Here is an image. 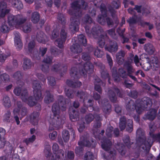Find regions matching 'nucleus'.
I'll list each match as a JSON object with an SVG mask.
<instances>
[{"label":"nucleus","instance_id":"nucleus-49","mask_svg":"<svg viewBox=\"0 0 160 160\" xmlns=\"http://www.w3.org/2000/svg\"><path fill=\"white\" fill-rule=\"evenodd\" d=\"M35 136L33 135L31 137L28 139L26 138L24 140V142H25L27 145H28L30 143L33 142L35 140Z\"/></svg>","mask_w":160,"mask_h":160},{"label":"nucleus","instance_id":"nucleus-16","mask_svg":"<svg viewBox=\"0 0 160 160\" xmlns=\"http://www.w3.org/2000/svg\"><path fill=\"white\" fill-rule=\"evenodd\" d=\"M21 106V102H18L17 106V107L15 108L13 111L14 118L18 125L19 124L20 122L18 115L19 114Z\"/></svg>","mask_w":160,"mask_h":160},{"label":"nucleus","instance_id":"nucleus-37","mask_svg":"<svg viewBox=\"0 0 160 160\" xmlns=\"http://www.w3.org/2000/svg\"><path fill=\"white\" fill-rule=\"evenodd\" d=\"M37 40L39 42L45 43L47 40V38L45 35L43 34L41 36L38 35L37 37Z\"/></svg>","mask_w":160,"mask_h":160},{"label":"nucleus","instance_id":"nucleus-57","mask_svg":"<svg viewBox=\"0 0 160 160\" xmlns=\"http://www.w3.org/2000/svg\"><path fill=\"white\" fill-rule=\"evenodd\" d=\"M74 154L73 152L68 151L67 153V158L68 160H72L74 158Z\"/></svg>","mask_w":160,"mask_h":160},{"label":"nucleus","instance_id":"nucleus-11","mask_svg":"<svg viewBox=\"0 0 160 160\" xmlns=\"http://www.w3.org/2000/svg\"><path fill=\"white\" fill-rule=\"evenodd\" d=\"M126 118L124 117H122L120 118L119 127L121 130H123L126 127V130L128 132H131L133 130L132 121L131 120H129L128 121V123L126 126Z\"/></svg>","mask_w":160,"mask_h":160},{"label":"nucleus","instance_id":"nucleus-43","mask_svg":"<svg viewBox=\"0 0 160 160\" xmlns=\"http://www.w3.org/2000/svg\"><path fill=\"white\" fill-rule=\"evenodd\" d=\"M117 32L119 35L122 37V40H123V43L127 42H128V39L125 38L123 36V33L124 32V30H121L120 28H118L117 30Z\"/></svg>","mask_w":160,"mask_h":160},{"label":"nucleus","instance_id":"nucleus-44","mask_svg":"<svg viewBox=\"0 0 160 160\" xmlns=\"http://www.w3.org/2000/svg\"><path fill=\"white\" fill-rule=\"evenodd\" d=\"M92 34L93 35L94 38H97L96 37L97 36L99 35V33H102V30L100 28V27H98V30L95 31L94 28H93L92 29Z\"/></svg>","mask_w":160,"mask_h":160},{"label":"nucleus","instance_id":"nucleus-42","mask_svg":"<svg viewBox=\"0 0 160 160\" xmlns=\"http://www.w3.org/2000/svg\"><path fill=\"white\" fill-rule=\"evenodd\" d=\"M141 19L140 18H138L136 16H134L132 18H130L128 21L130 25L132 24L136 23L137 22L141 21Z\"/></svg>","mask_w":160,"mask_h":160},{"label":"nucleus","instance_id":"nucleus-34","mask_svg":"<svg viewBox=\"0 0 160 160\" xmlns=\"http://www.w3.org/2000/svg\"><path fill=\"white\" fill-rule=\"evenodd\" d=\"M62 137L64 142H68L69 139V134L68 132L66 130H64L62 132Z\"/></svg>","mask_w":160,"mask_h":160},{"label":"nucleus","instance_id":"nucleus-64","mask_svg":"<svg viewBox=\"0 0 160 160\" xmlns=\"http://www.w3.org/2000/svg\"><path fill=\"white\" fill-rule=\"evenodd\" d=\"M21 91V88H16L14 89L13 92L16 95L18 96L20 95Z\"/></svg>","mask_w":160,"mask_h":160},{"label":"nucleus","instance_id":"nucleus-26","mask_svg":"<svg viewBox=\"0 0 160 160\" xmlns=\"http://www.w3.org/2000/svg\"><path fill=\"white\" fill-rule=\"evenodd\" d=\"M71 51L75 53H78L82 51L80 46L78 44H73L70 48Z\"/></svg>","mask_w":160,"mask_h":160},{"label":"nucleus","instance_id":"nucleus-56","mask_svg":"<svg viewBox=\"0 0 160 160\" xmlns=\"http://www.w3.org/2000/svg\"><path fill=\"white\" fill-rule=\"evenodd\" d=\"M11 116V113L10 112L8 111L7 113L5 114L3 117V120L5 122H8Z\"/></svg>","mask_w":160,"mask_h":160},{"label":"nucleus","instance_id":"nucleus-25","mask_svg":"<svg viewBox=\"0 0 160 160\" xmlns=\"http://www.w3.org/2000/svg\"><path fill=\"white\" fill-rule=\"evenodd\" d=\"M144 48L146 52L149 54H152L154 52V48L151 44L149 43L146 44Z\"/></svg>","mask_w":160,"mask_h":160},{"label":"nucleus","instance_id":"nucleus-51","mask_svg":"<svg viewBox=\"0 0 160 160\" xmlns=\"http://www.w3.org/2000/svg\"><path fill=\"white\" fill-rule=\"evenodd\" d=\"M123 141L125 144L129 148L131 145V143L130 142L129 137L128 136H126L123 138Z\"/></svg>","mask_w":160,"mask_h":160},{"label":"nucleus","instance_id":"nucleus-53","mask_svg":"<svg viewBox=\"0 0 160 160\" xmlns=\"http://www.w3.org/2000/svg\"><path fill=\"white\" fill-rule=\"evenodd\" d=\"M103 54V52L98 48L94 52L95 55L98 58L101 57Z\"/></svg>","mask_w":160,"mask_h":160},{"label":"nucleus","instance_id":"nucleus-20","mask_svg":"<svg viewBox=\"0 0 160 160\" xmlns=\"http://www.w3.org/2000/svg\"><path fill=\"white\" fill-rule=\"evenodd\" d=\"M157 111V110L155 109L150 110L147 114L146 115V118L150 120H153L156 116V112Z\"/></svg>","mask_w":160,"mask_h":160},{"label":"nucleus","instance_id":"nucleus-41","mask_svg":"<svg viewBox=\"0 0 160 160\" xmlns=\"http://www.w3.org/2000/svg\"><path fill=\"white\" fill-rule=\"evenodd\" d=\"M3 103L5 107H9L11 106L10 101L9 98L6 96L3 99Z\"/></svg>","mask_w":160,"mask_h":160},{"label":"nucleus","instance_id":"nucleus-58","mask_svg":"<svg viewBox=\"0 0 160 160\" xmlns=\"http://www.w3.org/2000/svg\"><path fill=\"white\" fill-rule=\"evenodd\" d=\"M3 79L5 81H8L9 79L8 75L5 73L1 75L0 77V81L2 80Z\"/></svg>","mask_w":160,"mask_h":160},{"label":"nucleus","instance_id":"nucleus-61","mask_svg":"<svg viewBox=\"0 0 160 160\" xmlns=\"http://www.w3.org/2000/svg\"><path fill=\"white\" fill-rule=\"evenodd\" d=\"M65 92L66 95L69 98H72L73 96V95L72 91L69 90H67L66 89L65 90Z\"/></svg>","mask_w":160,"mask_h":160},{"label":"nucleus","instance_id":"nucleus-39","mask_svg":"<svg viewBox=\"0 0 160 160\" xmlns=\"http://www.w3.org/2000/svg\"><path fill=\"white\" fill-rule=\"evenodd\" d=\"M67 84L70 86L74 87H80L81 84V82L78 81H77L75 83H73L72 81L70 80L67 81Z\"/></svg>","mask_w":160,"mask_h":160},{"label":"nucleus","instance_id":"nucleus-36","mask_svg":"<svg viewBox=\"0 0 160 160\" xmlns=\"http://www.w3.org/2000/svg\"><path fill=\"white\" fill-rule=\"evenodd\" d=\"M78 42L79 44L85 46L86 45L87 41L84 36L82 35H80L78 36Z\"/></svg>","mask_w":160,"mask_h":160},{"label":"nucleus","instance_id":"nucleus-14","mask_svg":"<svg viewBox=\"0 0 160 160\" xmlns=\"http://www.w3.org/2000/svg\"><path fill=\"white\" fill-rule=\"evenodd\" d=\"M8 0H2V2L0 3V17H4L6 14L9 12V10L7 9L6 2Z\"/></svg>","mask_w":160,"mask_h":160},{"label":"nucleus","instance_id":"nucleus-31","mask_svg":"<svg viewBox=\"0 0 160 160\" xmlns=\"http://www.w3.org/2000/svg\"><path fill=\"white\" fill-rule=\"evenodd\" d=\"M119 92V90L117 88L114 89V92H112L111 90L109 91V93L111 94L110 95V99L112 102H114L116 101L115 93L118 94Z\"/></svg>","mask_w":160,"mask_h":160},{"label":"nucleus","instance_id":"nucleus-45","mask_svg":"<svg viewBox=\"0 0 160 160\" xmlns=\"http://www.w3.org/2000/svg\"><path fill=\"white\" fill-rule=\"evenodd\" d=\"M47 96L45 97V103H48L52 102L53 100V96L49 92H47Z\"/></svg>","mask_w":160,"mask_h":160},{"label":"nucleus","instance_id":"nucleus-24","mask_svg":"<svg viewBox=\"0 0 160 160\" xmlns=\"http://www.w3.org/2000/svg\"><path fill=\"white\" fill-rule=\"evenodd\" d=\"M96 118L97 120H99L100 117L99 115H97L95 117L92 114H89L87 115L85 118V120L87 123H89L92 122L94 118Z\"/></svg>","mask_w":160,"mask_h":160},{"label":"nucleus","instance_id":"nucleus-48","mask_svg":"<svg viewBox=\"0 0 160 160\" xmlns=\"http://www.w3.org/2000/svg\"><path fill=\"white\" fill-rule=\"evenodd\" d=\"M96 81L98 83V85L97 84L95 83V89L99 92L100 93L101 92V88L100 86V84L101 83L100 80L98 78L96 79Z\"/></svg>","mask_w":160,"mask_h":160},{"label":"nucleus","instance_id":"nucleus-3","mask_svg":"<svg viewBox=\"0 0 160 160\" xmlns=\"http://www.w3.org/2000/svg\"><path fill=\"white\" fill-rule=\"evenodd\" d=\"M137 136H140L141 134L142 137H139L137 141V143L138 147H142V149L146 151V152H148L152 145L153 142L158 140L160 142V134L154 135L150 134V136L146 141L145 140V137L141 129H138L137 131Z\"/></svg>","mask_w":160,"mask_h":160},{"label":"nucleus","instance_id":"nucleus-52","mask_svg":"<svg viewBox=\"0 0 160 160\" xmlns=\"http://www.w3.org/2000/svg\"><path fill=\"white\" fill-rule=\"evenodd\" d=\"M107 153H108V154H109V155L107 157L106 156L105 158L106 159H108L112 158V157L115 155L116 153V152L114 150L113 152L112 151L110 150L109 152H107L106 154H108Z\"/></svg>","mask_w":160,"mask_h":160},{"label":"nucleus","instance_id":"nucleus-12","mask_svg":"<svg viewBox=\"0 0 160 160\" xmlns=\"http://www.w3.org/2000/svg\"><path fill=\"white\" fill-rule=\"evenodd\" d=\"M81 140L78 143L79 146L77 147L75 149L76 153L78 155H80L81 153H82L83 149L82 148L83 146H85L88 147H91L92 144V143H90V142H88L87 141L85 140L82 141L81 140Z\"/></svg>","mask_w":160,"mask_h":160},{"label":"nucleus","instance_id":"nucleus-2","mask_svg":"<svg viewBox=\"0 0 160 160\" xmlns=\"http://www.w3.org/2000/svg\"><path fill=\"white\" fill-rule=\"evenodd\" d=\"M33 94L35 99H32L31 97H28L26 90L22 91L21 94L22 100L27 103L29 106H32L35 104L36 101L42 99L40 84L38 83L37 81H34L33 82Z\"/></svg>","mask_w":160,"mask_h":160},{"label":"nucleus","instance_id":"nucleus-29","mask_svg":"<svg viewBox=\"0 0 160 160\" xmlns=\"http://www.w3.org/2000/svg\"><path fill=\"white\" fill-rule=\"evenodd\" d=\"M0 143L1 145H0V148H2L5 145V140L4 138H2L1 137V136H3L5 134V130L2 128H0Z\"/></svg>","mask_w":160,"mask_h":160},{"label":"nucleus","instance_id":"nucleus-60","mask_svg":"<svg viewBox=\"0 0 160 160\" xmlns=\"http://www.w3.org/2000/svg\"><path fill=\"white\" fill-rule=\"evenodd\" d=\"M48 79L49 83L51 85H54L55 83V79L53 77H51L48 78Z\"/></svg>","mask_w":160,"mask_h":160},{"label":"nucleus","instance_id":"nucleus-33","mask_svg":"<svg viewBox=\"0 0 160 160\" xmlns=\"http://www.w3.org/2000/svg\"><path fill=\"white\" fill-rule=\"evenodd\" d=\"M124 55V52L122 51H120L117 54L116 56L117 60L119 64L123 62V59L122 58Z\"/></svg>","mask_w":160,"mask_h":160},{"label":"nucleus","instance_id":"nucleus-21","mask_svg":"<svg viewBox=\"0 0 160 160\" xmlns=\"http://www.w3.org/2000/svg\"><path fill=\"white\" fill-rule=\"evenodd\" d=\"M39 114L37 112H34L30 116L31 122L34 125H37L38 123Z\"/></svg>","mask_w":160,"mask_h":160},{"label":"nucleus","instance_id":"nucleus-40","mask_svg":"<svg viewBox=\"0 0 160 160\" xmlns=\"http://www.w3.org/2000/svg\"><path fill=\"white\" fill-rule=\"evenodd\" d=\"M34 46L35 42L34 41H31L29 43L28 47V53H32V52H34Z\"/></svg>","mask_w":160,"mask_h":160},{"label":"nucleus","instance_id":"nucleus-50","mask_svg":"<svg viewBox=\"0 0 160 160\" xmlns=\"http://www.w3.org/2000/svg\"><path fill=\"white\" fill-rule=\"evenodd\" d=\"M0 29L2 32H6L8 31L9 28L6 25V23H4L1 26Z\"/></svg>","mask_w":160,"mask_h":160},{"label":"nucleus","instance_id":"nucleus-28","mask_svg":"<svg viewBox=\"0 0 160 160\" xmlns=\"http://www.w3.org/2000/svg\"><path fill=\"white\" fill-rule=\"evenodd\" d=\"M133 107L134 106H127V109L128 112V113H129V115L133 116L135 120L136 121V122H138L139 120V117L138 116V115L133 116L132 115V114L131 113L134 110V109L133 108Z\"/></svg>","mask_w":160,"mask_h":160},{"label":"nucleus","instance_id":"nucleus-59","mask_svg":"<svg viewBox=\"0 0 160 160\" xmlns=\"http://www.w3.org/2000/svg\"><path fill=\"white\" fill-rule=\"evenodd\" d=\"M2 52L0 51V62H4L8 55H6L2 53Z\"/></svg>","mask_w":160,"mask_h":160},{"label":"nucleus","instance_id":"nucleus-10","mask_svg":"<svg viewBox=\"0 0 160 160\" xmlns=\"http://www.w3.org/2000/svg\"><path fill=\"white\" fill-rule=\"evenodd\" d=\"M100 10L102 15L98 17L97 19L98 22L101 24L103 25L105 23V19H106L108 25V26L112 25V21L109 18H107V10L106 6L104 4H101Z\"/></svg>","mask_w":160,"mask_h":160},{"label":"nucleus","instance_id":"nucleus-6","mask_svg":"<svg viewBox=\"0 0 160 160\" xmlns=\"http://www.w3.org/2000/svg\"><path fill=\"white\" fill-rule=\"evenodd\" d=\"M146 59L147 62L143 65H142L139 62L138 57L136 55L134 57V62L136 66H141L142 68L145 71L149 70L151 68L153 70H156L160 66V62L158 61L157 57H151L150 58H147Z\"/></svg>","mask_w":160,"mask_h":160},{"label":"nucleus","instance_id":"nucleus-55","mask_svg":"<svg viewBox=\"0 0 160 160\" xmlns=\"http://www.w3.org/2000/svg\"><path fill=\"white\" fill-rule=\"evenodd\" d=\"M112 129V127L110 126L108 128L106 129V134L108 137H111V136Z\"/></svg>","mask_w":160,"mask_h":160},{"label":"nucleus","instance_id":"nucleus-63","mask_svg":"<svg viewBox=\"0 0 160 160\" xmlns=\"http://www.w3.org/2000/svg\"><path fill=\"white\" fill-rule=\"evenodd\" d=\"M104 36L103 35L101 34L100 35V37L98 38V39L99 40L100 38H101V41L102 42H101V44H100V40L99 41L98 43L99 45L101 47H102L104 45V42H103V39H104Z\"/></svg>","mask_w":160,"mask_h":160},{"label":"nucleus","instance_id":"nucleus-17","mask_svg":"<svg viewBox=\"0 0 160 160\" xmlns=\"http://www.w3.org/2000/svg\"><path fill=\"white\" fill-rule=\"evenodd\" d=\"M120 6V2L119 0H112L110 8H109V11L113 17V14L115 13L114 9L118 8Z\"/></svg>","mask_w":160,"mask_h":160},{"label":"nucleus","instance_id":"nucleus-35","mask_svg":"<svg viewBox=\"0 0 160 160\" xmlns=\"http://www.w3.org/2000/svg\"><path fill=\"white\" fill-rule=\"evenodd\" d=\"M39 19V15L37 12H33L32 15L31 20L34 23L37 22Z\"/></svg>","mask_w":160,"mask_h":160},{"label":"nucleus","instance_id":"nucleus-5","mask_svg":"<svg viewBox=\"0 0 160 160\" xmlns=\"http://www.w3.org/2000/svg\"><path fill=\"white\" fill-rule=\"evenodd\" d=\"M58 144L54 143L52 147L53 153L51 154L50 147L49 145L46 146L44 152L47 160H64V151L62 150L58 151Z\"/></svg>","mask_w":160,"mask_h":160},{"label":"nucleus","instance_id":"nucleus-30","mask_svg":"<svg viewBox=\"0 0 160 160\" xmlns=\"http://www.w3.org/2000/svg\"><path fill=\"white\" fill-rule=\"evenodd\" d=\"M32 66L31 62L30 59L27 58H25L23 65V67L24 70L27 69L31 68Z\"/></svg>","mask_w":160,"mask_h":160},{"label":"nucleus","instance_id":"nucleus-18","mask_svg":"<svg viewBox=\"0 0 160 160\" xmlns=\"http://www.w3.org/2000/svg\"><path fill=\"white\" fill-rule=\"evenodd\" d=\"M71 23L70 26V28L73 31H77L78 29V26L79 24L78 20L72 18L71 19Z\"/></svg>","mask_w":160,"mask_h":160},{"label":"nucleus","instance_id":"nucleus-38","mask_svg":"<svg viewBox=\"0 0 160 160\" xmlns=\"http://www.w3.org/2000/svg\"><path fill=\"white\" fill-rule=\"evenodd\" d=\"M15 2H11L12 5L18 9H20L23 7V5L22 2L18 0H15Z\"/></svg>","mask_w":160,"mask_h":160},{"label":"nucleus","instance_id":"nucleus-47","mask_svg":"<svg viewBox=\"0 0 160 160\" xmlns=\"http://www.w3.org/2000/svg\"><path fill=\"white\" fill-rule=\"evenodd\" d=\"M84 160H93L94 156L92 152H87L85 156Z\"/></svg>","mask_w":160,"mask_h":160},{"label":"nucleus","instance_id":"nucleus-7","mask_svg":"<svg viewBox=\"0 0 160 160\" xmlns=\"http://www.w3.org/2000/svg\"><path fill=\"white\" fill-rule=\"evenodd\" d=\"M152 105L151 100L148 97H144L141 100H137L134 107L136 112L140 114L145 108L150 107Z\"/></svg>","mask_w":160,"mask_h":160},{"label":"nucleus","instance_id":"nucleus-15","mask_svg":"<svg viewBox=\"0 0 160 160\" xmlns=\"http://www.w3.org/2000/svg\"><path fill=\"white\" fill-rule=\"evenodd\" d=\"M14 34L15 45L17 49L19 50L22 48V43L20 38V34L18 32H15Z\"/></svg>","mask_w":160,"mask_h":160},{"label":"nucleus","instance_id":"nucleus-19","mask_svg":"<svg viewBox=\"0 0 160 160\" xmlns=\"http://www.w3.org/2000/svg\"><path fill=\"white\" fill-rule=\"evenodd\" d=\"M102 148L107 151L110 149L111 143L109 139L102 140L101 141Z\"/></svg>","mask_w":160,"mask_h":160},{"label":"nucleus","instance_id":"nucleus-22","mask_svg":"<svg viewBox=\"0 0 160 160\" xmlns=\"http://www.w3.org/2000/svg\"><path fill=\"white\" fill-rule=\"evenodd\" d=\"M118 47L115 42H111L110 46L108 47H106L105 49L110 52L112 53L116 52L118 50Z\"/></svg>","mask_w":160,"mask_h":160},{"label":"nucleus","instance_id":"nucleus-4","mask_svg":"<svg viewBox=\"0 0 160 160\" xmlns=\"http://www.w3.org/2000/svg\"><path fill=\"white\" fill-rule=\"evenodd\" d=\"M60 108L57 103H54L52 106V111L53 115L51 116L49 120V123L48 129L49 132L54 129L58 130L61 127V125L64 122L63 120L61 119L59 115Z\"/></svg>","mask_w":160,"mask_h":160},{"label":"nucleus","instance_id":"nucleus-32","mask_svg":"<svg viewBox=\"0 0 160 160\" xmlns=\"http://www.w3.org/2000/svg\"><path fill=\"white\" fill-rule=\"evenodd\" d=\"M116 148L120 153L122 155L125 154V151L124 149V146L122 144H117Z\"/></svg>","mask_w":160,"mask_h":160},{"label":"nucleus","instance_id":"nucleus-23","mask_svg":"<svg viewBox=\"0 0 160 160\" xmlns=\"http://www.w3.org/2000/svg\"><path fill=\"white\" fill-rule=\"evenodd\" d=\"M69 111L70 112V118L72 121L74 122L76 120H77L78 118V112L74 110H72L70 108L69 109Z\"/></svg>","mask_w":160,"mask_h":160},{"label":"nucleus","instance_id":"nucleus-46","mask_svg":"<svg viewBox=\"0 0 160 160\" xmlns=\"http://www.w3.org/2000/svg\"><path fill=\"white\" fill-rule=\"evenodd\" d=\"M141 6H136L135 8L134 9H132V8H130L128 9V12L129 13L131 14H133L134 13L135 10L137 11L138 12H141Z\"/></svg>","mask_w":160,"mask_h":160},{"label":"nucleus","instance_id":"nucleus-8","mask_svg":"<svg viewBox=\"0 0 160 160\" xmlns=\"http://www.w3.org/2000/svg\"><path fill=\"white\" fill-rule=\"evenodd\" d=\"M83 60L85 62L83 66L80 68V73H82L84 76L88 73L89 74L91 73L93 70V67L92 64L89 61L90 59L89 56L86 54H83L82 55Z\"/></svg>","mask_w":160,"mask_h":160},{"label":"nucleus","instance_id":"nucleus-27","mask_svg":"<svg viewBox=\"0 0 160 160\" xmlns=\"http://www.w3.org/2000/svg\"><path fill=\"white\" fill-rule=\"evenodd\" d=\"M125 67H126L127 69L129 77L132 79L134 81H135L136 79L135 77L130 75H129V74L133 72L134 71V70L132 68L131 65L130 64H128L127 65L126 64L125 66Z\"/></svg>","mask_w":160,"mask_h":160},{"label":"nucleus","instance_id":"nucleus-62","mask_svg":"<svg viewBox=\"0 0 160 160\" xmlns=\"http://www.w3.org/2000/svg\"><path fill=\"white\" fill-rule=\"evenodd\" d=\"M118 72L120 75L123 78L125 77L126 76V72L123 69H120L119 70Z\"/></svg>","mask_w":160,"mask_h":160},{"label":"nucleus","instance_id":"nucleus-13","mask_svg":"<svg viewBox=\"0 0 160 160\" xmlns=\"http://www.w3.org/2000/svg\"><path fill=\"white\" fill-rule=\"evenodd\" d=\"M61 39H58L56 41L55 44L60 48H62L63 47V43L66 38V33L64 29H62L60 33Z\"/></svg>","mask_w":160,"mask_h":160},{"label":"nucleus","instance_id":"nucleus-9","mask_svg":"<svg viewBox=\"0 0 160 160\" xmlns=\"http://www.w3.org/2000/svg\"><path fill=\"white\" fill-rule=\"evenodd\" d=\"M87 4L83 0H79L73 2L71 4V9L68 11L71 15L77 17L79 12H81V8L86 9Z\"/></svg>","mask_w":160,"mask_h":160},{"label":"nucleus","instance_id":"nucleus-54","mask_svg":"<svg viewBox=\"0 0 160 160\" xmlns=\"http://www.w3.org/2000/svg\"><path fill=\"white\" fill-rule=\"evenodd\" d=\"M57 135V133L56 131H54L50 133L49 134V138L52 140H54Z\"/></svg>","mask_w":160,"mask_h":160},{"label":"nucleus","instance_id":"nucleus-1","mask_svg":"<svg viewBox=\"0 0 160 160\" xmlns=\"http://www.w3.org/2000/svg\"><path fill=\"white\" fill-rule=\"evenodd\" d=\"M26 19L22 15H18L16 16L9 15L8 17V22L11 28L20 29L24 32L28 33L31 30V26L29 24L25 23Z\"/></svg>","mask_w":160,"mask_h":160}]
</instances>
